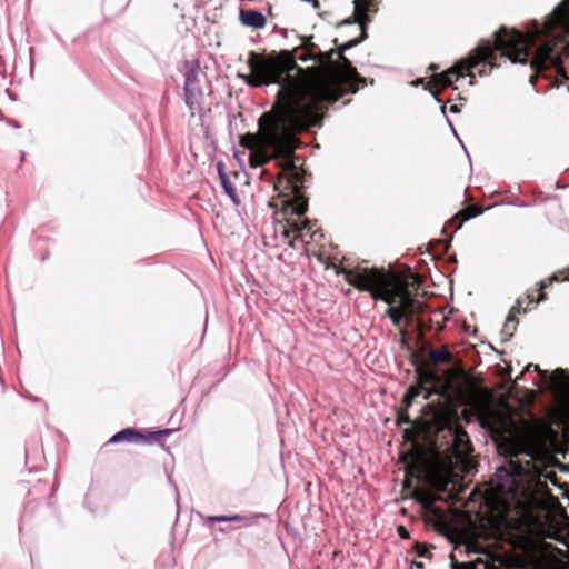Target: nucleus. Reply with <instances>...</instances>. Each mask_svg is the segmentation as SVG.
<instances>
[{"mask_svg": "<svg viewBox=\"0 0 569 569\" xmlns=\"http://www.w3.org/2000/svg\"><path fill=\"white\" fill-rule=\"evenodd\" d=\"M31 519V513H30V503H28L24 508V511L22 513V517H21V525H20V529L22 528L23 525H26L27 521H29Z\"/></svg>", "mask_w": 569, "mask_h": 569, "instance_id": "cd10ccee", "label": "nucleus"}, {"mask_svg": "<svg viewBox=\"0 0 569 569\" xmlns=\"http://www.w3.org/2000/svg\"><path fill=\"white\" fill-rule=\"evenodd\" d=\"M463 330H465V335H467V333L469 332V330H470L469 326H467V325L465 323Z\"/></svg>", "mask_w": 569, "mask_h": 569, "instance_id": "37998d69", "label": "nucleus"}, {"mask_svg": "<svg viewBox=\"0 0 569 569\" xmlns=\"http://www.w3.org/2000/svg\"><path fill=\"white\" fill-rule=\"evenodd\" d=\"M516 489L505 491L503 486L499 485L492 492L482 497L483 508L479 515L481 520H486L489 526L500 530L510 526L509 511L511 500L516 498Z\"/></svg>", "mask_w": 569, "mask_h": 569, "instance_id": "6e6552de", "label": "nucleus"}, {"mask_svg": "<svg viewBox=\"0 0 569 569\" xmlns=\"http://www.w3.org/2000/svg\"><path fill=\"white\" fill-rule=\"evenodd\" d=\"M482 212L481 208H478L472 204H467V198L465 197V222L469 219L476 218Z\"/></svg>", "mask_w": 569, "mask_h": 569, "instance_id": "b1692460", "label": "nucleus"}, {"mask_svg": "<svg viewBox=\"0 0 569 569\" xmlns=\"http://www.w3.org/2000/svg\"><path fill=\"white\" fill-rule=\"evenodd\" d=\"M355 11L358 14L357 21L345 20L342 24H353L359 31L358 36H367V20L362 18L365 13L377 10L378 0H355Z\"/></svg>", "mask_w": 569, "mask_h": 569, "instance_id": "9b49d317", "label": "nucleus"}, {"mask_svg": "<svg viewBox=\"0 0 569 569\" xmlns=\"http://www.w3.org/2000/svg\"><path fill=\"white\" fill-rule=\"evenodd\" d=\"M535 39L492 38V41L482 43L465 58V78L488 73L499 58H507L513 63H526L529 60L532 63H537L538 60L557 63L562 57H569V43L561 41L566 38H552L553 43L542 44L535 54H531Z\"/></svg>", "mask_w": 569, "mask_h": 569, "instance_id": "20e7f679", "label": "nucleus"}, {"mask_svg": "<svg viewBox=\"0 0 569 569\" xmlns=\"http://www.w3.org/2000/svg\"><path fill=\"white\" fill-rule=\"evenodd\" d=\"M468 453H469V449H468V446H467V441L465 440V478L472 471L473 469V463L472 461L468 458Z\"/></svg>", "mask_w": 569, "mask_h": 569, "instance_id": "a878e982", "label": "nucleus"}, {"mask_svg": "<svg viewBox=\"0 0 569 569\" xmlns=\"http://www.w3.org/2000/svg\"><path fill=\"white\" fill-rule=\"evenodd\" d=\"M549 383L556 396L569 405V377L563 369H557L549 377Z\"/></svg>", "mask_w": 569, "mask_h": 569, "instance_id": "f8f14e48", "label": "nucleus"}, {"mask_svg": "<svg viewBox=\"0 0 569 569\" xmlns=\"http://www.w3.org/2000/svg\"><path fill=\"white\" fill-rule=\"evenodd\" d=\"M435 316H440L441 317V320L443 322H447L449 319L447 316H445L442 312L438 311V312H435Z\"/></svg>", "mask_w": 569, "mask_h": 569, "instance_id": "a19ab883", "label": "nucleus"}, {"mask_svg": "<svg viewBox=\"0 0 569 569\" xmlns=\"http://www.w3.org/2000/svg\"><path fill=\"white\" fill-rule=\"evenodd\" d=\"M449 110L451 113H459L460 107L458 104H451Z\"/></svg>", "mask_w": 569, "mask_h": 569, "instance_id": "58836bf2", "label": "nucleus"}, {"mask_svg": "<svg viewBox=\"0 0 569 569\" xmlns=\"http://www.w3.org/2000/svg\"><path fill=\"white\" fill-rule=\"evenodd\" d=\"M56 489H57V486L56 485L52 486V488H51V496L54 493Z\"/></svg>", "mask_w": 569, "mask_h": 569, "instance_id": "de8ad7c7", "label": "nucleus"}, {"mask_svg": "<svg viewBox=\"0 0 569 569\" xmlns=\"http://www.w3.org/2000/svg\"><path fill=\"white\" fill-rule=\"evenodd\" d=\"M143 438V433L136 428H123L116 432L110 439V443H120V442H129V443H141V439Z\"/></svg>", "mask_w": 569, "mask_h": 569, "instance_id": "4468645a", "label": "nucleus"}, {"mask_svg": "<svg viewBox=\"0 0 569 569\" xmlns=\"http://www.w3.org/2000/svg\"><path fill=\"white\" fill-rule=\"evenodd\" d=\"M467 507H468V502L465 500V508H467ZM463 519H465V558H470L473 553L470 551L469 542H468V531H469L470 527H472V525H473L471 511L465 509Z\"/></svg>", "mask_w": 569, "mask_h": 569, "instance_id": "412c9836", "label": "nucleus"}, {"mask_svg": "<svg viewBox=\"0 0 569 569\" xmlns=\"http://www.w3.org/2000/svg\"><path fill=\"white\" fill-rule=\"evenodd\" d=\"M446 119H447V122H448V124H449V127H450V129H451L452 134L455 136V138H456V139H457V138H459V137H460V134H459V133H458V131L455 129V127H453V124H452L451 120H450L447 116H446Z\"/></svg>", "mask_w": 569, "mask_h": 569, "instance_id": "c9c22d12", "label": "nucleus"}, {"mask_svg": "<svg viewBox=\"0 0 569 569\" xmlns=\"http://www.w3.org/2000/svg\"><path fill=\"white\" fill-rule=\"evenodd\" d=\"M239 19L242 24L256 29L262 28L266 24V17L257 10H243L239 12Z\"/></svg>", "mask_w": 569, "mask_h": 569, "instance_id": "2eb2a0df", "label": "nucleus"}, {"mask_svg": "<svg viewBox=\"0 0 569 569\" xmlns=\"http://www.w3.org/2000/svg\"><path fill=\"white\" fill-rule=\"evenodd\" d=\"M223 177L220 178V184L224 191V193L230 198L233 204L238 206L240 204V198L238 196L237 189L234 184L231 182L228 174H222Z\"/></svg>", "mask_w": 569, "mask_h": 569, "instance_id": "a211bd4d", "label": "nucleus"}, {"mask_svg": "<svg viewBox=\"0 0 569 569\" xmlns=\"http://www.w3.org/2000/svg\"><path fill=\"white\" fill-rule=\"evenodd\" d=\"M450 567L451 569H462V563L456 559L455 555L450 556Z\"/></svg>", "mask_w": 569, "mask_h": 569, "instance_id": "7c9ffc66", "label": "nucleus"}, {"mask_svg": "<svg viewBox=\"0 0 569 569\" xmlns=\"http://www.w3.org/2000/svg\"><path fill=\"white\" fill-rule=\"evenodd\" d=\"M560 278H559V274L558 273H555L552 274L548 280H543L539 283V290H540V293L536 300V302H540V301H543L547 299L546 297V293L543 292V290L549 286V283L553 282V281H558Z\"/></svg>", "mask_w": 569, "mask_h": 569, "instance_id": "5701e85b", "label": "nucleus"}, {"mask_svg": "<svg viewBox=\"0 0 569 569\" xmlns=\"http://www.w3.org/2000/svg\"><path fill=\"white\" fill-rule=\"evenodd\" d=\"M311 230V227L308 224H303L299 230V238L303 237V234L309 233Z\"/></svg>", "mask_w": 569, "mask_h": 569, "instance_id": "72a5a7b5", "label": "nucleus"}, {"mask_svg": "<svg viewBox=\"0 0 569 569\" xmlns=\"http://www.w3.org/2000/svg\"><path fill=\"white\" fill-rule=\"evenodd\" d=\"M556 27H561L569 36V0L559 3L553 11L545 18L541 23L537 20H531L526 24L525 30L517 28L509 29L506 26H500L491 36H552L551 32Z\"/></svg>", "mask_w": 569, "mask_h": 569, "instance_id": "0eeeda50", "label": "nucleus"}, {"mask_svg": "<svg viewBox=\"0 0 569 569\" xmlns=\"http://www.w3.org/2000/svg\"><path fill=\"white\" fill-rule=\"evenodd\" d=\"M244 517L241 516V515H229V522H239L241 520H243Z\"/></svg>", "mask_w": 569, "mask_h": 569, "instance_id": "473e14b6", "label": "nucleus"}, {"mask_svg": "<svg viewBox=\"0 0 569 569\" xmlns=\"http://www.w3.org/2000/svg\"><path fill=\"white\" fill-rule=\"evenodd\" d=\"M432 370L417 372L423 398L435 409L430 448L432 487L445 505L438 531L462 553V359L449 343L425 342L421 348Z\"/></svg>", "mask_w": 569, "mask_h": 569, "instance_id": "f03ea898", "label": "nucleus"}, {"mask_svg": "<svg viewBox=\"0 0 569 569\" xmlns=\"http://www.w3.org/2000/svg\"><path fill=\"white\" fill-rule=\"evenodd\" d=\"M439 64L437 63H430L429 67H428V71H431V72H437L439 70Z\"/></svg>", "mask_w": 569, "mask_h": 569, "instance_id": "4c0bfd02", "label": "nucleus"}, {"mask_svg": "<svg viewBox=\"0 0 569 569\" xmlns=\"http://www.w3.org/2000/svg\"><path fill=\"white\" fill-rule=\"evenodd\" d=\"M299 46L274 53L268 60L250 64L251 76L244 78L252 88L279 84L282 96L273 117L262 124V140L274 162L278 174L261 170V177L273 184L282 202L297 217L308 210L300 188L308 181L303 158L296 153L300 148L299 134L321 128L328 106L339 101L343 94H355L366 86V79L345 57V52L367 38H352L341 48L333 38L336 49L322 51L312 42L313 38H297Z\"/></svg>", "mask_w": 569, "mask_h": 569, "instance_id": "f257e3e1", "label": "nucleus"}, {"mask_svg": "<svg viewBox=\"0 0 569 569\" xmlns=\"http://www.w3.org/2000/svg\"><path fill=\"white\" fill-rule=\"evenodd\" d=\"M409 84L411 87H416V88L422 86L425 90H429L431 92V94L436 98V100L440 102V99H438L436 93L432 92L430 90L429 86L426 83L425 78H417V79L412 80L411 82H409Z\"/></svg>", "mask_w": 569, "mask_h": 569, "instance_id": "bb28decb", "label": "nucleus"}, {"mask_svg": "<svg viewBox=\"0 0 569 569\" xmlns=\"http://www.w3.org/2000/svg\"><path fill=\"white\" fill-rule=\"evenodd\" d=\"M462 227V209L447 221L442 227L443 239H435L429 242L430 254H448L453 233Z\"/></svg>", "mask_w": 569, "mask_h": 569, "instance_id": "9d476101", "label": "nucleus"}, {"mask_svg": "<svg viewBox=\"0 0 569 569\" xmlns=\"http://www.w3.org/2000/svg\"><path fill=\"white\" fill-rule=\"evenodd\" d=\"M12 40H13V38H12V37H9V38H8V41H9V43H10V46H11V47H13V41H12Z\"/></svg>", "mask_w": 569, "mask_h": 569, "instance_id": "49530a36", "label": "nucleus"}, {"mask_svg": "<svg viewBox=\"0 0 569 569\" xmlns=\"http://www.w3.org/2000/svg\"><path fill=\"white\" fill-rule=\"evenodd\" d=\"M415 566H416L417 568H419V569L423 568V565H422V563H420V562H416V563H415Z\"/></svg>", "mask_w": 569, "mask_h": 569, "instance_id": "a18cd8bd", "label": "nucleus"}, {"mask_svg": "<svg viewBox=\"0 0 569 569\" xmlns=\"http://www.w3.org/2000/svg\"><path fill=\"white\" fill-rule=\"evenodd\" d=\"M468 383H469V375H468L467 370L465 369V389L467 388ZM463 401H465V422H468L469 417H468V411H467L466 407L470 403V397L466 390H465Z\"/></svg>", "mask_w": 569, "mask_h": 569, "instance_id": "393cba45", "label": "nucleus"}, {"mask_svg": "<svg viewBox=\"0 0 569 569\" xmlns=\"http://www.w3.org/2000/svg\"><path fill=\"white\" fill-rule=\"evenodd\" d=\"M465 569H497V566L491 561L489 553H482L476 558L465 559Z\"/></svg>", "mask_w": 569, "mask_h": 569, "instance_id": "f3484780", "label": "nucleus"}, {"mask_svg": "<svg viewBox=\"0 0 569 569\" xmlns=\"http://www.w3.org/2000/svg\"><path fill=\"white\" fill-rule=\"evenodd\" d=\"M441 111L446 116V107H441Z\"/></svg>", "mask_w": 569, "mask_h": 569, "instance_id": "3c124183", "label": "nucleus"}, {"mask_svg": "<svg viewBox=\"0 0 569 569\" xmlns=\"http://www.w3.org/2000/svg\"><path fill=\"white\" fill-rule=\"evenodd\" d=\"M521 472H522V467L521 466L513 467L512 472H508V470L506 468L501 467V468L497 469L496 475H497L498 479H501L503 477L509 478L511 485H515L516 483V476H520Z\"/></svg>", "mask_w": 569, "mask_h": 569, "instance_id": "4be33fe9", "label": "nucleus"}, {"mask_svg": "<svg viewBox=\"0 0 569 569\" xmlns=\"http://www.w3.org/2000/svg\"><path fill=\"white\" fill-rule=\"evenodd\" d=\"M293 242H295V240L289 241V246H290V247H295V243H293Z\"/></svg>", "mask_w": 569, "mask_h": 569, "instance_id": "603ef678", "label": "nucleus"}, {"mask_svg": "<svg viewBox=\"0 0 569 569\" xmlns=\"http://www.w3.org/2000/svg\"><path fill=\"white\" fill-rule=\"evenodd\" d=\"M527 298L529 299V302H533V301H535V300H533V297H532L531 295H528V297H527Z\"/></svg>", "mask_w": 569, "mask_h": 569, "instance_id": "09e8293b", "label": "nucleus"}, {"mask_svg": "<svg viewBox=\"0 0 569 569\" xmlns=\"http://www.w3.org/2000/svg\"><path fill=\"white\" fill-rule=\"evenodd\" d=\"M24 157H26V153L24 152H21V161L24 160Z\"/></svg>", "mask_w": 569, "mask_h": 569, "instance_id": "8fccbe9b", "label": "nucleus"}, {"mask_svg": "<svg viewBox=\"0 0 569 569\" xmlns=\"http://www.w3.org/2000/svg\"><path fill=\"white\" fill-rule=\"evenodd\" d=\"M478 420L490 432L498 447L511 456L526 455L535 461H543L548 457L541 432L530 425L518 426L508 407L485 403L479 410Z\"/></svg>", "mask_w": 569, "mask_h": 569, "instance_id": "39448f33", "label": "nucleus"}, {"mask_svg": "<svg viewBox=\"0 0 569 569\" xmlns=\"http://www.w3.org/2000/svg\"><path fill=\"white\" fill-rule=\"evenodd\" d=\"M292 230H283L282 234L284 238L289 239L290 238V233H291Z\"/></svg>", "mask_w": 569, "mask_h": 569, "instance_id": "79ce46f5", "label": "nucleus"}, {"mask_svg": "<svg viewBox=\"0 0 569 569\" xmlns=\"http://www.w3.org/2000/svg\"><path fill=\"white\" fill-rule=\"evenodd\" d=\"M209 520L212 522H229V515L212 516Z\"/></svg>", "mask_w": 569, "mask_h": 569, "instance_id": "c85d7f7f", "label": "nucleus"}, {"mask_svg": "<svg viewBox=\"0 0 569 569\" xmlns=\"http://www.w3.org/2000/svg\"><path fill=\"white\" fill-rule=\"evenodd\" d=\"M217 171H218V177L219 179L222 178L223 176L222 174H227L226 170H224V164L222 161H219L217 163Z\"/></svg>", "mask_w": 569, "mask_h": 569, "instance_id": "2f4dec72", "label": "nucleus"}, {"mask_svg": "<svg viewBox=\"0 0 569 569\" xmlns=\"http://www.w3.org/2000/svg\"><path fill=\"white\" fill-rule=\"evenodd\" d=\"M8 123L14 128H20V123L13 119L8 120Z\"/></svg>", "mask_w": 569, "mask_h": 569, "instance_id": "ea45409f", "label": "nucleus"}, {"mask_svg": "<svg viewBox=\"0 0 569 569\" xmlns=\"http://www.w3.org/2000/svg\"><path fill=\"white\" fill-rule=\"evenodd\" d=\"M184 83H183V100L186 106L193 110L196 106H199L203 91L200 84V63L198 60H184L182 62V69Z\"/></svg>", "mask_w": 569, "mask_h": 569, "instance_id": "1a4fd4ad", "label": "nucleus"}, {"mask_svg": "<svg viewBox=\"0 0 569 569\" xmlns=\"http://www.w3.org/2000/svg\"><path fill=\"white\" fill-rule=\"evenodd\" d=\"M83 505L89 511L94 512V508L91 506V501H89V495H86Z\"/></svg>", "mask_w": 569, "mask_h": 569, "instance_id": "f704fd0d", "label": "nucleus"}, {"mask_svg": "<svg viewBox=\"0 0 569 569\" xmlns=\"http://www.w3.org/2000/svg\"><path fill=\"white\" fill-rule=\"evenodd\" d=\"M4 63H6V62H4V56L0 53V67H1V66H3ZM4 73H6V71H2V70L0 69V77H1V78H4Z\"/></svg>", "mask_w": 569, "mask_h": 569, "instance_id": "e433bc0d", "label": "nucleus"}, {"mask_svg": "<svg viewBox=\"0 0 569 569\" xmlns=\"http://www.w3.org/2000/svg\"><path fill=\"white\" fill-rule=\"evenodd\" d=\"M253 42H258L257 40H259L260 38H251Z\"/></svg>", "mask_w": 569, "mask_h": 569, "instance_id": "864d4df0", "label": "nucleus"}, {"mask_svg": "<svg viewBox=\"0 0 569 569\" xmlns=\"http://www.w3.org/2000/svg\"><path fill=\"white\" fill-rule=\"evenodd\" d=\"M519 312H521V301L520 300H518L517 305L511 308L510 313L503 323V327L501 329V335H502L503 341H507L512 337V335L517 328V321H516L513 315L519 313Z\"/></svg>", "mask_w": 569, "mask_h": 569, "instance_id": "dca6fc26", "label": "nucleus"}, {"mask_svg": "<svg viewBox=\"0 0 569 569\" xmlns=\"http://www.w3.org/2000/svg\"><path fill=\"white\" fill-rule=\"evenodd\" d=\"M173 432V429H158L149 431L147 435L143 433L141 443H153L160 442L166 437H169Z\"/></svg>", "mask_w": 569, "mask_h": 569, "instance_id": "aec40b11", "label": "nucleus"}, {"mask_svg": "<svg viewBox=\"0 0 569 569\" xmlns=\"http://www.w3.org/2000/svg\"><path fill=\"white\" fill-rule=\"evenodd\" d=\"M345 280L359 291L368 292L375 301L388 305L385 315L392 325L401 328L413 317L427 311L418 289L376 267H356L345 272Z\"/></svg>", "mask_w": 569, "mask_h": 569, "instance_id": "7ed1b4c3", "label": "nucleus"}, {"mask_svg": "<svg viewBox=\"0 0 569 569\" xmlns=\"http://www.w3.org/2000/svg\"><path fill=\"white\" fill-rule=\"evenodd\" d=\"M397 530H398L399 536L402 539H409L410 538L409 530L405 526H402V525L399 526Z\"/></svg>", "mask_w": 569, "mask_h": 569, "instance_id": "c756f323", "label": "nucleus"}, {"mask_svg": "<svg viewBox=\"0 0 569 569\" xmlns=\"http://www.w3.org/2000/svg\"><path fill=\"white\" fill-rule=\"evenodd\" d=\"M533 473L537 477V488L538 490H543L549 481L553 486L558 485V480L555 473L540 471L537 467H533Z\"/></svg>", "mask_w": 569, "mask_h": 569, "instance_id": "6ab92c4d", "label": "nucleus"}, {"mask_svg": "<svg viewBox=\"0 0 569 569\" xmlns=\"http://www.w3.org/2000/svg\"><path fill=\"white\" fill-rule=\"evenodd\" d=\"M532 503L546 511V517L538 526V535L542 539H552L565 547L567 550L557 551L569 560V516L561 507L559 500L548 492H542L541 497L532 498Z\"/></svg>", "mask_w": 569, "mask_h": 569, "instance_id": "423d86ee", "label": "nucleus"}, {"mask_svg": "<svg viewBox=\"0 0 569 569\" xmlns=\"http://www.w3.org/2000/svg\"><path fill=\"white\" fill-rule=\"evenodd\" d=\"M462 77V58L456 60L452 68L445 72L436 73L433 81L438 87L449 88L452 87L453 82Z\"/></svg>", "mask_w": 569, "mask_h": 569, "instance_id": "ddd939ff", "label": "nucleus"}, {"mask_svg": "<svg viewBox=\"0 0 569 569\" xmlns=\"http://www.w3.org/2000/svg\"><path fill=\"white\" fill-rule=\"evenodd\" d=\"M458 143L462 147L463 139L461 137L457 138Z\"/></svg>", "mask_w": 569, "mask_h": 569, "instance_id": "c03bdc74", "label": "nucleus"}]
</instances>
